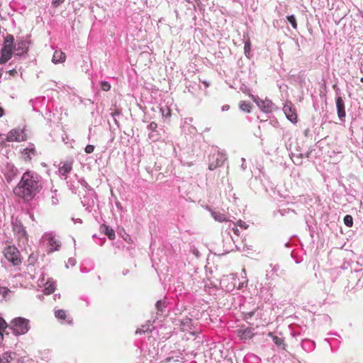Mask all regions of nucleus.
<instances>
[{
  "instance_id": "obj_16",
  "label": "nucleus",
  "mask_w": 363,
  "mask_h": 363,
  "mask_svg": "<svg viewBox=\"0 0 363 363\" xmlns=\"http://www.w3.org/2000/svg\"><path fill=\"white\" fill-rule=\"evenodd\" d=\"M55 290V282L52 280H48L45 284V290L44 293L46 295H50L52 294Z\"/></svg>"
},
{
  "instance_id": "obj_24",
  "label": "nucleus",
  "mask_w": 363,
  "mask_h": 363,
  "mask_svg": "<svg viewBox=\"0 0 363 363\" xmlns=\"http://www.w3.org/2000/svg\"><path fill=\"white\" fill-rule=\"evenodd\" d=\"M250 47H251V43H250V39H248L245 43V46H244V50H245V55L247 57H249L250 55Z\"/></svg>"
},
{
  "instance_id": "obj_38",
  "label": "nucleus",
  "mask_w": 363,
  "mask_h": 363,
  "mask_svg": "<svg viewBox=\"0 0 363 363\" xmlns=\"http://www.w3.org/2000/svg\"><path fill=\"white\" fill-rule=\"evenodd\" d=\"M268 335H269V337H272V338H273V336H274V335H273V333H271V332L268 333Z\"/></svg>"
},
{
  "instance_id": "obj_18",
  "label": "nucleus",
  "mask_w": 363,
  "mask_h": 363,
  "mask_svg": "<svg viewBox=\"0 0 363 363\" xmlns=\"http://www.w3.org/2000/svg\"><path fill=\"white\" fill-rule=\"evenodd\" d=\"M212 217L218 222H224V221H228L229 220L227 218V216L225 214L220 213L219 211H213L211 213Z\"/></svg>"
},
{
  "instance_id": "obj_19",
  "label": "nucleus",
  "mask_w": 363,
  "mask_h": 363,
  "mask_svg": "<svg viewBox=\"0 0 363 363\" xmlns=\"http://www.w3.org/2000/svg\"><path fill=\"white\" fill-rule=\"evenodd\" d=\"M72 169V162H66L59 169L61 174L65 175L69 173Z\"/></svg>"
},
{
  "instance_id": "obj_30",
  "label": "nucleus",
  "mask_w": 363,
  "mask_h": 363,
  "mask_svg": "<svg viewBox=\"0 0 363 363\" xmlns=\"http://www.w3.org/2000/svg\"><path fill=\"white\" fill-rule=\"evenodd\" d=\"M157 128V124L155 122H152L148 125V128L152 131L156 130Z\"/></svg>"
},
{
  "instance_id": "obj_39",
  "label": "nucleus",
  "mask_w": 363,
  "mask_h": 363,
  "mask_svg": "<svg viewBox=\"0 0 363 363\" xmlns=\"http://www.w3.org/2000/svg\"><path fill=\"white\" fill-rule=\"evenodd\" d=\"M360 82L363 83V77L360 79Z\"/></svg>"
},
{
  "instance_id": "obj_28",
  "label": "nucleus",
  "mask_w": 363,
  "mask_h": 363,
  "mask_svg": "<svg viewBox=\"0 0 363 363\" xmlns=\"http://www.w3.org/2000/svg\"><path fill=\"white\" fill-rule=\"evenodd\" d=\"M101 85V89L104 91H107L110 90V89H111L110 84L106 82H102Z\"/></svg>"
},
{
  "instance_id": "obj_23",
  "label": "nucleus",
  "mask_w": 363,
  "mask_h": 363,
  "mask_svg": "<svg viewBox=\"0 0 363 363\" xmlns=\"http://www.w3.org/2000/svg\"><path fill=\"white\" fill-rule=\"evenodd\" d=\"M344 223L347 227H352L353 225V218L352 216L347 215L344 218Z\"/></svg>"
},
{
  "instance_id": "obj_12",
  "label": "nucleus",
  "mask_w": 363,
  "mask_h": 363,
  "mask_svg": "<svg viewBox=\"0 0 363 363\" xmlns=\"http://www.w3.org/2000/svg\"><path fill=\"white\" fill-rule=\"evenodd\" d=\"M37 152L35 147H28L22 152V157L26 162H30L33 157L36 156Z\"/></svg>"
},
{
  "instance_id": "obj_13",
  "label": "nucleus",
  "mask_w": 363,
  "mask_h": 363,
  "mask_svg": "<svg viewBox=\"0 0 363 363\" xmlns=\"http://www.w3.org/2000/svg\"><path fill=\"white\" fill-rule=\"evenodd\" d=\"M14 49L16 52V55H22L27 52L28 43L27 41L21 40L16 44Z\"/></svg>"
},
{
  "instance_id": "obj_20",
  "label": "nucleus",
  "mask_w": 363,
  "mask_h": 363,
  "mask_svg": "<svg viewBox=\"0 0 363 363\" xmlns=\"http://www.w3.org/2000/svg\"><path fill=\"white\" fill-rule=\"evenodd\" d=\"M240 108L243 111L250 113L252 108V104L250 102L242 101L240 103Z\"/></svg>"
},
{
  "instance_id": "obj_15",
  "label": "nucleus",
  "mask_w": 363,
  "mask_h": 363,
  "mask_svg": "<svg viewBox=\"0 0 363 363\" xmlns=\"http://www.w3.org/2000/svg\"><path fill=\"white\" fill-rule=\"evenodd\" d=\"M66 60V55L61 50H55L52 56L54 63L64 62Z\"/></svg>"
},
{
  "instance_id": "obj_8",
  "label": "nucleus",
  "mask_w": 363,
  "mask_h": 363,
  "mask_svg": "<svg viewBox=\"0 0 363 363\" xmlns=\"http://www.w3.org/2000/svg\"><path fill=\"white\" fill-rule=\"evenodd\" d=\"M237 335L241 340H247L255 336L253 329L250 328H241L237 330Z\"/></svg>"
},
{
  "instance_id": "obj_33",
  "label": "nucleus",
  "mask_w": 363,
  "mask_h": 363,
  "mask_svg": "<svg viewBox=\"0 0 363 363\" xmlns=\"http://www.w3.org/2000/svg\"><path fill=\"white\" fill-rule=\"evenodd\" d=\"M233 231L235 235H240V230H238L237 226L235 225L234 228H233Z\"/></svg>"
},
{
  "instance_id": "obj_34",
  "label": "nucleus",
  "mask_w": 363,
  "mask_h": 363,
  "mask_svg": "<svg viewBox=\"0 0 363 363\" xmlns=\"http://www.w3.org/2000/svg\"><path fill=\"white\" fill-rule=\"evenodd\" d=\"M9 73L11 76H15L17 74V70L16 69H13L9 71Z\"/></svg>"
},
{
  "instance_id": "obj_10",
  "label": "nucleus",
  "mask_w": 363,
  "mask_h": 363,
  "mask_svg": "<svg viewBox=\"0 0 363 363\" xmlns=\"http://www.w3.org/2000/svg\"><path fill=\"white\" fill-rule=\"evenodd\" d=\"M336 107H337V113L339 118L342 121L345 118V102L342 97L339 96L336 99Z\"/></svg>"
},
{
  "instance_id": "obj_27",
  "label": "nucleus",
  "mask_w": 363,
  "mask_h": 363,
  "mask_svg": "<svg viewBox=\"0 0 363 363\" xmlns=\"http://www.w3.org/2000/svg\"><path fill=\"white\" fill-rule=\"evenodd\" d=\"M19 135L18 136H14L13 135V132H10L9 133V140H11V141H20L21 139L19 138Z\"/></svg>"
},
{
  "instance_id": "obj_26",
  "label": "nucleus",
  "mask_w": 363,
  "mask_h": 363,
  "mask_svg": "<svg viewBox=\"0 0 363 363\" xmlns=\"http://www.w3.org/2000/svg\"><path fill=\"white\" fill-rule=\"evenodd\" d=\"M234 225L240 226L242 228L247 229L248 228V225H247L244 221L239 220L236 223H234Z\"/></svg>"
},
{
  "instance_id": "obj_29",
  "label": "nucleus",
  "mask_w": 363,
  "mask_h": 363,
  "mask_svg": "<svg viewBox=\"0 0 363 363\" xmlns=\"http://www.w3.org/2000/svg\"><path fill=\"white\" fill-rule=\"evenodd\" d=\"M84 150L87 154L92 153L94 150V146L92 145H87Z\"/></svg>"
},
{
  "instance_id": "obj_1",
  "label": "nucleus",
  "mask_w": 363,
  "mask_h": 363,
  "mask_svg": "<svg viewBox=\"0 0 363 363\" xmlns=\"http://www.w3.org/2000/svg\"><path fill=\"white\" fill-rule=\"evenodd\" d=\"M42 189L41 177L34 171L27 170L23 174L13 192L16 196L28 202L33 200Z\"/></svg>"
},
{
  "instance_id": "obj_32",
  "label": "nucleus",
  "mask_w": 363,
  "mask_h": 363,
  "mask_svg": "<svg viewBox=\"0 0 363 363\" xmlns=\"http://www.w3.org/2000/svg\"><path fill=\"white\" fill-rule=\"evenodd\" d=\"M156 307L158 311H162V308L164 307L161 301H158L156 303Z\"/></svg>"
},
{
  "instance_id": "obj_25",
  "label": "nucleus",
  "mask_w": 363,
  "mask_h": 363,
  "mask_svg": "<svg viewBox=\"0 0 363 363\" xmlns=\"http://www.w3.org/2000/svg\"><path fill=\"white\" fill-rule=\"evenodd\" d=\"M273 340L276 345H277L278 347L284 345V340L281 337H279L277 336H273Z\"/></svg>"
},
{
  "instance_id": "obj_2",
  "label": "nucleus",
  "mask_w": 363,
  "mask_h": 363,
  "mask_svg": "<svg viewBox=\"0 0 363 363\" xmlns=\"http://www.w3.org/2000/svg\"><path fill=\"white\" fill-rule=\"evenodd\" d=\"M9 327L16 335H24L30 329L29 320L21 317L16 318L11 322Z\"/></svg>"
},
{
  "instance_id": "obj_4",
  "label": "nucleus",
  "mask_w": 363,
  "mask_h": 363,
  "mask_svg": "<svg viewBox=\"0 0 363 363\" xmlns=\"http://www.w3.org/2000/svg\"><path fill=\"white\" fill-rule=\"evenodd\" d=\"M4 255L6 259L15 266L19 265L21 263L20 252L15 246L5 247Z\"/></svg>"
},
{
  "instance_id": "obj_9",
  "label": "nucleus",
  "mask_w": 363,
  "mask_h": 363,
  "mask_svg": "<svg viewBox=\"0 0 363 363\" xmlns=\"http://www.w3.org/2000/svg\"><path fill=\"white\" fill-rule=\"evenodd\" d=\"M257 106L265 113H271L274 109V104L269 100H255Z\"/></svg>"
},
{
  "instance_id": "obj_14",
  "label": "nucleus",
  "mask_w": 363,
  "mask_h": 363,
  "mask_svg": "<svg viewBox=\"0 0 363 363\" xmlns=\"http://www.w3.org/2000/svg\"><path fill=\"white\" fill-rule=\"evenodd\" d=\"M61 245L60 242L53 236H49L48 238V247L49 252H52L58 250Z\"/></svg>"
},
{
  "instance_id": "obj_22",
  "label": "nucleus",
  "mask_w": 363,
  "mask_h": 363,
  "mask_svg": "<svg viewBox=\"0 0 363 363\" xmlns=\"http://www.w3.org/2000/svg\"><path fill=\"white\" fill-rule=\"evenodd\" d=\"M287 20L291 24L292 27L294 29L297 28L298 24H297V22H296V18H295V16L294 15H291V16H287Z\"/></svg>"
},
{
  "instance_id": "obj_36",
  "label": "nucleus",
  "mask_w": 363,
  "mask_h": 363,
  "mask_svg": "<svg viewBox=\"0 0 363 363\" xmlns=\"http://www.w3.org/2000/svg\"><path fill=\"white\" fill-rule=\"evenodd\" d=\"M4 114V110L2 107L0 106V117H1Z\"/></svg>"
},
{
  "instance_id": "obj_6",
  "label": "nucleus",
  "mask_w": 363,
  "mask_h": 363,
  "mask_svg": "<svg viewBox=\"0 0 363 363\" xmlns=\"http://www.w3.org/2000/svg\"><path fill=\"white\" fill-rule=\"evenodd\" d=\"M283 111L287 118L292 123L297 122V114L294 105L291 103L286 104L283 107Z\"/></svg>"
},
{
  "instance_id": "obj_7",
  "label": "nucleus",
  "mask_w": 363,
  "mask_h": 363,
  "mask_svg": "<svg viewBox=\"0 0 363 363\" xmlns=\"http://www.w3.org/2000/svg\"><path fill=\"white\" fill-rule=\"evenodd\" d=\"M4 174L6 181L10 183L16 177L18 169L13 165L8 164Z\"/></svg>"
},
{
  "instance_id": "obj_3",
  "label": "nucleus",
  "mask_w": 363,
  "mask_h": 363,
  "mask_svg": "<svg viewBox=\"0 0 363 363\" xmlns=\"http://www.w3.org/2000/svg\"><path fill=\"white\" fill-rule=\"evenodd\" d=\"M13 43V37L11 35H7L5 39L4 47L1 49V56L0 57V65L7 62L12 57V49Z\"/></svg>"
},
{
  "instance_id": "obj_11",
  "label": "nucleus",
  "mask_w": 363,
  "mask_h": 363,
  "mask_svg": "<svg viewBox=\"0 0 363 363\" xmlns=\"http://www.w3.org/2000/svg\"><path fill=\"white\" fill-rule=\"evenodd\" d=\"M55 318L59 320H65L67 324L72 325L73 323V319L63 309H59L55 312Z\"/></svg>"
},
{
  "instance_id": "obj_35",
  "label": "nucleus",
  "mask_w": 363,
  "mask_h": 363,
  "mask_svg": "<svg viewBox=\"0 0 363 363\" xmlns=\"http://www.w3.org/2000/svg\"><path fill=\"white\" fill-rule=\"evenodd\" d=\"M229 109H230V106L227 105V104L223 106V107H222V111H228Z\"/></svg>"
},
{
  "instance_id": "obj_21",
  "label": "nucleus",
  "mask_w": 363,
  "mask_h": 363,
  "mask_svg": "<svg viewBox=\"0 0 363 363\" xmlns=\"http://www.w3.org/2000/svg\"><path fill=\"white\" fill-rule=\"evenodd\" d=\"M151 332V329L150 328V326L148 325H142L140 328H138L135 331V334L136 335H142V334H144L145 333H150Z\"/></svg>"
},
{
  "instance_id": "obj_31",
  "label": "nucleus",
  "mask_w": 363,
  "mask_h": 363,
  "mask_svg": "<svg viewBox=\"0 0 363 363\" xmlns=\"http://www.w3.org/2000/svg\"><path fill=\"white\" fill-rule=\"evenodd\" d=\"M64 1H65V0H53L52 5L54 7H57Z\"/></svg>"
},
{
  "instance_id": "obj_37",
  "label": "nucleus",
  "mask_w": 363,
  "mask_h": 363,
  "mask_svg": "<svg viewBox=\"0 0 363 363\" xmlns=\"http://www.w3.org/2000/svg\"><path fill=\"white\" fill-rule=\"evenodd\" d=\"M202 83L204 84L206 87H208L210 85L209 83L206 81H203Z\"/></svg>"
},
{
  "instance_id": "obj_5",
  "label": "nucleus",
  "mask_w": 363,
  "mask_h": 363,
  "mask_svg": "<svg viewBox=\"0 0 363 363\" xmlns=\"http://www.w3.org/2000/svg\"><path fill=\"white\" fill-rule=\"evenodd\" d=\"M226 160L225 155L217 151L209 155V164L208 169L210 170H213L218 167H220L223 164L224 162Z\"/></svg>"
},
{
  "instance_id": "obj_17",
  "label": "nucleus",
  "mask_w": 363,
  "mask_h": 363,
  "mask_svg": "<svg viewBox=\"0 0 363 363\" xmlns=\"http://www.w3.org/2000/svg\"><path fill=\"white\" fill-rule=\"evenodd\" d=\"M101 230L104 232V233L108 236V238L110 240L115 239V237H116L115 232L111 228H110L106 225H101Z\"/></svg>"
}]
</instances>
